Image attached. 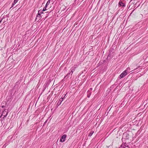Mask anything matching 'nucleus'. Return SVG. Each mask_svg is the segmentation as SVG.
Listing matches in <instances>:
<instances>
[{"mask_svg":"<svg viewBox=\"0 0 148 148\" xmlns=\"http://www.w3.org/2000/svg\"><path fill=\"white\" fill-rule=\"evenodd\" d=\"M88 97H89V96H88Z\"/></svg>","mask_w":148,"mask_h":148,"instance_id":"nucleus-21","label":"nucleus"},{"mask_svg":"<svg viewBox=\"0 0 148 148\" xmlns=\"http://www.w3.org/2000/svg\"><path fill=\"white\" fill-rule=\"evenodd\" d=\"M130 68L129 67H128L127 69L126 70H125V71H127V72L128 73L130 72Z\"/></svg>","mask_w":148,"mask_h":148,"instance_id":"nucleus-13","label":"nucleus"},{"mask_svg":"<svg viewBox=\"0 0 148 148\" xmlns=\"http://www.w3.org/2000/svg\"><path fill=\"white\" fill-rule=\"evenodd\" d=\"M127 74V71H124L119 76V78L121 79L124 77Z\"/></svg>","mask_w":148,"mask_h":148,"instance_id":"nucleus-1","label":"nucleus"},{"mask_svg":"<svg viewBox=\"0 0 148 148\" xmlns=\"http://www.w3.org/2000/svg\"><path fill=\"white\" fill-rule=\"evenodd\" d=\"M46 122H47V121L45 122V123H46Z\"/></svg>","mask_w":148,"mask_h":148,"instance_id":"nucleus-20","label":"nucleus"},{"mask_svg":"<svg viewBox=\"0 0 148 148\" xmlns=\"http://www.w3.org/2000/svg\"><path fill=\"white\" fill-rule=\"evenodd\" d=\"M71 72L69 73H68L66 76H65L64 78H67L68 77H69V75L70 74L71 72V75H72V73L74 71L75 69H74L73 67H72V68H71Z\"/></svg>","mask_w":148,"mask_h":148,"instance_id":"nucleus-2","label":"nucleus"},{"mask_svg":"<svg viewBox=\"0 0 148 148\" xmlns=\"http://www.w3.org/2000/svg\"><path fill=\"white\" fill-rule=\"evenodd\" d=\"M110 53L109 54H108V57H107V58L109 57H110Z\"/></svg>","mask_w":148,"mask_h":148,"instance_id":"nucleus-16","label":"nucleus"},{"mask_svg":"<svg viewBox=\"0 0 148 148\" xmlns=\"http://www.w3.org/2000/svg\"><path fill=\"white\" fill-rule=\"evenodd\" d=\"M77 67V65H75L74 66L73 68L74 69H75Z\"/></svg>","mask_w":148,"mask_h":148,"instance_id":"nucleus-15","label":"nucleus"},{"mask_svg":"<svg viewBox=\"0 0 148 148\" xmlns=\"http://www.w3.org/2000/svg\"><path fill=\"white\" fill-rule=\"evenodd\" d=\"M5 107V106H1V107H2V108H4Z\"/></svg>","mask_w":148,"mask_h":148,"instance_id":"nucleus-18","label":"nucleus"},{"mask_svg":"<svg viewBox=\"0 0 148 148\" xmlns=\"http://www.w3.org/2000/svg\"><path fill=\"white\" fill-rule=\"evenodd\" d=\"M47 7V6H45L44 7L43 10H42L43 11H45L46 10Z\"/></svg>","mask_w":148,"mask_h":148,"instance_id":"nucleus-14","label":"nucleus"},{"mask_svg":"<svg viewBox=\"0 0 148 148\" xmlns=\"http://www.w3.org/2000/svg\"><path fill=\"white\" fill-rule=\"evenodd\" d=\"M50 3V0H48L45 6H46L47 7V6Z\"/></svg>","mask_w":148,"mask_h":148,"instance_id":"nucleus-12","label":"nucleus"},{"mask_svg":"<svg viewBox=\"0 0 148 148\" xmlns=\"http://www.w3.org/2000/svg\"><path fill=\"white\" fill-rule=\"evenodd\" d=\"M129 134L125 132L124 133L123 135V137H126L127 139H128L129 138Z\"/></svg>","mask_w":148,"mask_h":148,"instance_id":"nucleus-5","label":"nucleus"},{"mask_svg":"<svg viewBox=\"0 0 148 148\" xmlns=\"http://www.w3.org/2000/svg\"><path fill=\"white\" fill-rule=\"evenodd\" d=\"M119 5H120L121 6H122L123 7L125 6V5L124 4V3L122 2H119Z\"/></svg>","mask_w":148,"mask_h":148,"instance_id":"nucleus-9","label":"nucleus"},{"mask_svg":"<svg viewBox=\"0 0 148 148\" xmlns=\"http://www.w3.org/2000/svg\"><path fill=\"white\" fill-rule=\"evenodd\" d=\"M66 95H65V96L64 97H61L59 100L58 102L57 103V105L58 106L60 105L61 103L63 101L64 98L66 96Z\"/></svg>","mask_w":148,"mask_h":148,"instance_id":"nucleus-3","label":"nucleus"},{"mask_svg":"<svg viewBox=\"0 0 148 148\" xmlns=\"http://www.w3.org/2000/svg\"><path fill=\"white\" fill-rule=\"evenodd\" d=\"M66 137V134L63 135L61 137V138L60 139V141L62 142H64L65 140V138Z\"/></svg>","mask_w":148,"mask_h":148,"instance_id":"nucleus-4","label":"nucleus"},{"mask_svg":"<svg viewBox=\"0 0 148 148\" xmlns=\"http://www.w3.org/2000/svg\"><path fill=\"white\" fill-rule=\"evenodd\" d=\"M8 112L6 111H5V109L4 110V111H3L2 113V115H3L4 116V117H6L7 114H8Z\"/></svg>","mask_w":148,"mask_h":148,"instance_id":"nucleus-6","label":"nucleus"},{"mask_svg":"<svg viewBox=\"0 0 148 148\" xmlns=\"http://www.w3.org/2000/svg\"><path fill=\"white\" fill-rule=\"evenodd\" d=\"M139 67V66H138L137 68H136V69H138Z\"/></svg>","mask_w":148,"mask_h":148,"instance_id":"nucleus-19","label":"nucleus"},{"mask_svg":"<svg viewBox=\"0 0 148 148\" xmlns=\"http://www.w3.org/2000/svg\"><path fill=\"white\" fill-rule=\"evenodd\" d=\"M3 20V18H1V19H0V23H1Z\"/></svg>","mask_w":148,"mask_h":148,"instance_id":"nucleus-17","label":"nucleus"},{"mask_svg":"<svg viewBox=\"0 0 148 148\" xmlns=\"http://www.w3.org/2000/svg\"><path fill=\"white\" fill-rule=\"evenodd\" d=\"M42 14H43V11L42 10H40L38 11V14L40 15Z\"/></svg>","mask_w":148,"mask_h":148,"instance_id":"nucleus-10","label":"nucleus"},{"mask_svg":"<svg viewBox=\"0 0 148 148\" xmlns=\"http://www.w3.org/2000/svg\"><path fill=\"white\" fill-rule=\"evenodd\" d=\"M94 133V131L91 132L89 134L88 136H91Z\"/></svg>","mask_w":148,"mask_h":148,"instance_id":"nucleus-11","label":"nucleus"},{"mask_svg":"<svg viewBox=\"0 0 148 148\" xmlns=\"http://www.w3.org/2000/svg\"><path fill=\"white\" fill-rule=\"evenodd\" d=\"M41 18V16L40 15L38 14L36 16V21L37 19H38V21Z\"/></svg>","mask_w":148,"mask_h":148,"instance_id":"nucleus-7","label":"nucleus"},{"mask_svg":"<svg viewBox=\"0 0 148 148\" xmlns=\"http://www.w3.org/2000/svg\"><path fill=\"white\" fill-rule=\"evenodd\" d=\"M18 0H14L13 3L11 7H12L15 5V4L18 2Z\"/></svg>","mask_w":148,"mask_h":148,"instance_id":"nucleus-8","label":"nucleus"}]
</instances>
